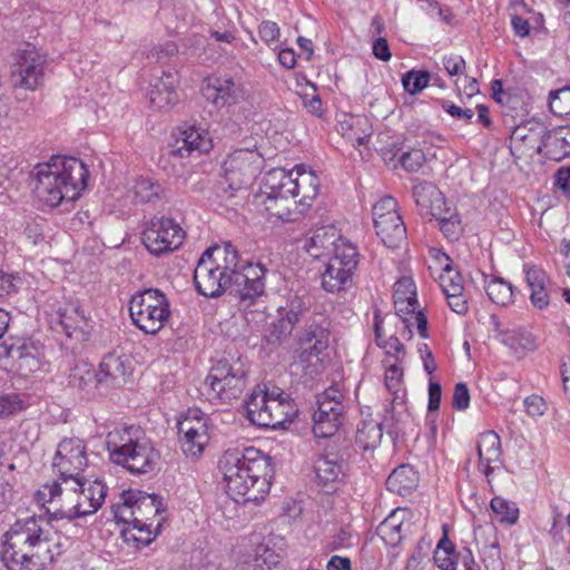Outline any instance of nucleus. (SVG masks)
<instances>
[{
    "label": "nucleus",
    "mask_w": 570,
    "mask_h": 570,
    "mask_svg": "<svg viewBox=\"0 0 570 570\" xmlns=\"http://www.w3.org/2000/svg\"><path fill=\"white\" fill-rule=\"evenodd\" d=\"M50 519L30 515L17 519L3 533L0 557L8 570H45L61 553Z\"/></svg>",
    "instance_id": "3"
},
{
    "label": "nucleus",
    "mask_w": 570,
    "mask_h": 570,
    "mask_svg": "<svg viewBox=\"0 0 570 570\" xmlns=\"http://www.w3.org/2000/svg\"><path fill=\"white\" fill-rule=\"evenodd\" d=\"M268 414L262 415V421L268 429H278L285 422H289L296 413L293 401L276 386L268 390Z\"/></svg>",
    "instance_id": "27"
},
{
    "label": "nucleus",
    "mask_w": 570,
    "mask_h": 570,
    "mask_svg": "<svg viewBox=\"0 0 570 570\" xmlns=\"http://www.w3.org/2000/svg\"><path fill=\"white\" fill-rule=\"evenodd\" d=\"M80 502V518L96 513L104 504L108 491V487L99 479L87 480L79 478V487H77Z\"/></svg>",
    "instance_id": "29"
},
{
    "label": "nucleus",
    "mask_w": 570,
    "mask_h": 570,
    "mask_svg": "<svg viewBox=\"0 0 570 570\" xmlns=\"http://www.w3.org/2000/svg\"><path fill=\"white\" fill-rule=\"evenodd\" d=\"M258 35L267 46L276 47L279 42L281 30L276 22L267 20L259 24Z\"/></svg>",
    "instance_id": "58"
},
{
    "label": "nucleus",
    "mask_w": 570,
    "mask_h": 570,
    "mask_svg": "<svg viewBox=\"0 0 570 570\" xmlns=\"http://www.w3.org/2000/svg\"><path fill=\"white\" fill-rule=\"evenodd\" d=\"M266 268L242 259L230 243L207 248L194 271L197 292L205 297H218L229 291L239 308L247 311L265 294Z\"/></svg>",
    "instance_id": "1"
},
{
    "label": "nucleus",
    "mask_w": 570,
    "mask_h": 570,
    "mask_svg": "<svg viewBox=\"0 0 570 570\" xmlns=\"http://www.w3.org/2000/svg\"><path fill=\"white\" fill-rule=\"evenodd\" d=\"M342 244H352L342 237L333 226H323L317 228L306 240L304 247L313 258H328L336 254Z\"/></svg>",
    "instance_id": "25"
},
{
    "label": "nucleus",
    "mask_w": 570,
    "mask_h": 570,
    "mask_svg": "<svg viewBox=\"0 0 570 570\" xmlns=\"http://www.w3.org/2000/svg\"><path fill=\"white\" fill-rule=\"evenodd\" d=\"M177 83L176 73L170 71L151 80L147 92L149 106L159 111L171 109L178 101Z\"/></svg>",
    "instance_id": "24"
},
{
    "label": "nucleus",
    "mask_w": 570,
    "mask_h": 570,
    "mask_svg": "<svg viewBox=\"0 0 570 570\" xmlns=\"http://www.w3.org/2000/svg\"><path fill=\"white\" fill-rule=\"evenodd\" d=\"M343 423V414L341 412L333 413H314L313 414V433L315 438L327 439L334 436Z\"/></svg>",
    "instance_id": "43"
},
{
    "label": "nucleus",
    "mask_w": 570,
    "mask_h": 570,
    "mask_svg": "<svg viewBox=\"0 0 570 570\" xmlns=\"http://www.w3.org/2000/svg\"><path fill=\"white\" fill-rule=\"evenodd\" d=\"M79 478H58L52 483L43 484L36 493L37 501L49 504L48 512L56 520L80 518V502L77 491Z\"/></svg>",
    "instance_id": "10"
},
{
    "label": "nucleus",
    "mask_w": 570,
    "mask_h": 570,
    "mask_svg": "<svg viewBox=\"0 0 570 570\" xmlns=\"http://www.w3.org/2000/svg\"><path fill=\"white\" fill-rule=\"evenodd\" d=\"M479 470L491 483L492 473L502 465V449L500 436L494 431L480 434L476 443Z\"/></svg>",
    "instance_id": "23"
},
{
    "label": "nucleus",
    "mask_w": 570,
    "mask_h": 570,
    "mask_svg": "<svg viewBox=\"0 0 570 570\" xmlns=\"http://www.w3.org/2000/svg\"><path fill=\"white\" fill-rule=\"evenodd\" d=\"M340 132L352 146L356 147L367 142L372 135V127L366 117L344 116V119L340 121Z\"/></svg>",
    "instance_id": "34"
},
{
    "label": "nucleus",
    "mask_w": 570,
    "mask_h": 570,
    "mask_svg": "<svg viewBox=\"0 0 570 570\" xmlns=\"http://www.w3.org/2000/svg\"><path fill=\"white\" fill-rule=\"evenodd\" d=\"M490 507L501 523L514 524L519 518V509L514 502L502 497H494Z\"/></svg>",
    "instance_id": "49"
},
{
    "label": "nucleus",
    "mask_w": 570,
    "mask_h": 570,
    "mask_svg": "<svg viewBox=\"0 0 570 570\" xmlns=\"http://www.w3.org/2000/svg\"><path fill=\"white\" fill-rule=\"evenodd\" d=\"M380 347L386 350L387 358L391 362H402L405 356V347L396 336H390L387 340L382 341Z\"/></svg>",
    "instance_id": "59"
},
{
    "label": "nucleus",
    "mask_w": 570,
    "mask_h": 570,
    "mask_svg": "<svg viewBox=\"0 0 570 570\" xmlns=\"http://www.w3.org/2000/svg\"><path fill=\"white\" fill-rule=\"evenodd\" d=\"M405 517V509H395L379 524L376 533L386 546L396 547L402 541Z\"/></svg>",
    "instance_id": "36"
},
{
    "label": "nucleus",
    "mask_w": 570,
    "mask_h": 570,
    "mask_svg": "<svg viewBox=\"0 0 570 570\" xmlns=\"http://www.w3.org/2000/svg\"><path fill=\"white\" fill-rule=\"evenodd\" d=\"M128 524L122 529L121 535L127 543H135L137 548L150 544L160 533L161 529H156L153 522L136 524L135 522H124Z\"/></svg>",
    "instance_id": "41"
},
{
    "label": "nucleus",
    "mask_w": 570,
    "mask_h": 570,
    "mask_svg": "<svg viewBox=\"0 0 570 570\" xmlns=\"http://www.w3.org/2000/svg\"><path fill=\"white\" fill-rule=\"evenodd\" d=\"M219 469L227 493L236 502H257L269 491L273 474L271 460L257 449L225 451L219 460Z\"/></svg>",
    "instance_id": "4"
},
{
    "label": "nucleus",
    "mask_w": 570,
    "mask_h": 570,
    "mask_svg": "<svg viewBox=\"0 0 570 570\" xmlns=\"http://www.w3.org/2000/svg\"><path fill=\"white\" fill-rule=\"evenodd\" d=\"M431 75L425 70H410L402 77V85L406 92L415 95L428 87Z\"/></svg>",
    "instance_id": "52"
},
{
    "label": "nucleus",
    "mask_w": 570,
    "mask_h": 570,
    "mask_svg": "<svg viewBox=\"0 0 570 570\" xmlns=\"http://www.w3.org/2000/svg\"><path fill=\"white\" fill-rule=\"evenodd\" d=\"M393 299L401 301V305L406 299H416V286L412 278L403 277L394 284Z\"/></svg>",
    "instance_id": "56"
},
{
    "label": "nucleus",
    "mask_w": 570,
    "mask_h": 570,
    "mask_svg": "<svg viewBox=\"0 0 570 570\" xmlns=\"http://www.w3.org/2000/svg\"><path fill=\"white\" fill-rule=\"evenodd\" d=\"M510 149L512 154H518L519 156L530 150L540 153L542 142L540 144L539 132L527 126H517L510 135Z\"/></svg>",
    "instance_id": "39"
},
{
    "label": "nucleus",
    "mask_w": 570,
    "mask_h": 570,
    "mask_svg": "<svg viewBox=\"0 0 570 570\" xmlns=\"http://www.w3.org/2000/svg\"><path fill=\"white\" fill-rule=\"evenodd\" d=\"M245 409L247 419L255 425L261 428H267V424H264L262 421V415L265 413L268 414V389L263 385H257L249 396L245 401Z\"/></svg>",
    "instance_id": "38"
},
{
    "label": "nucleus",
    "mask_w": 570,
    "mask_h": 570,
    "mask_svg": "<svg viewBox=\"0 0 570 570\" xmlns=\"http://www.w3.org/2000/svg\"><path fill=\"white\" fill-rule=\"evenodd\" d=\"M485 292L489 298L497 305L508 306L513 303V287L502 277L484 275Z\"/></svg>",
    "instance_id": "42"
},
{
    "label": "nucleus",
    "mask_w": 570,
    "mask_h": 570,
    "mask_svg": "<svg viewBox=\"0 0 570 570\" xmlns=\"http://www.w3.org/2000/svg\"><path fill=\"white\" fill-rule=\"evenodd\" d=\"M114 518L117 522H153L156 529H161L166 520V509L159 495L139 490H128L121 493L120 501L112 504Z\"/></svg>",
    "instance_id": "7"
},
{
    "label": "nucleus",
    "mask_w": 570,
    "mask_h": 570,
    "mask_svg": "<svg viewBox=\"0 0 570 570\" xmlns=\"http://www.w3.org/2000/svg\"><path fill=\"white\" fill-rule=\"evenodd\" d=\"M314 472L324 487L337 482L343 475L342 459L337 452L325 450L314 461Z\"/></svg>",
    "instance_id": "32"
},
{
    "label": "nucleus",
    "mask_w": 570,
    "mask_h": 570,
    "mask_svg": "<svg viewBox=\"0 0 570 570\" xmlns=\"http://www.w3.org/2000/svg\"><path fill=\"white\" fill-rule=\"evenodd\" d=\"M474 539L487 569L501 570V552L495 537V529L493 527H480L474 531Z\"/></svg>",
    "instance_id": "31"
},
{
    "label": "nucleus",
    "mask_w": 570,
    "mask_h": 570,
    "mask_svg": "<svg viewBox=\"0 0 570 570\" xmlns=\"http://www.w3.org/2000/svg\"><path fill=\"white\" fill-rule=\"evenodd\" d=\"M60 325L62 326L67 336L71 337L75 334L85 335L88 320L79 306L69 304L59 312Z\"/></svg>",
    "instance_id": "40"
},
{
    "label": "nucleus",
    "mask_w": 570,
    "mask_h": 570,
    "mask_svg": "<svg viewBox=\"0 0 570 570\" xmlns=\"http://www.w3.org/2000/svg\"><path fill=\"white\" fill-rule=\"evenodd\" d=\"M328 342L330 330L325 321L307 323L298 336L299 362L305 364L306 368L320 364V355L328 347Z\"/></svg>",
    "instance_id": "20"
},
{
    "label": "nucleus",
    "mask_w": 570,
    "mask_h": 570,
    "mask_svg": "<svg viewBox=\"0 0 570 570\" xmlns=\"http://www.w3.org/2000/svg\"><path fill=\"white\" fill-rule=\"evenodd\" d=\"M420 215L440 217L442 208L446 206L441 190L432 183L417 181L412 188Z\"/></svg>",
    "instance_id": "28"
},
{
    "label": "nucleus",
    "mask_w": 570,
    "mask_h": 570,
    "mask_svg": "<svg viewBox=\"0 0 570 570\" xmlns=\"http://www.w3.org/2000/svg\"><path fill=\"white\" fill-rule=\"evenodd\" d=\"M264 158L257 149L240 148L228 155L223 169L230 189L238 190L249 185L261 171Z\"/></svg>",
    "instance_id": "15"
},
{
    "label": "nucleus",
    "mask_w": 570,
    "mask_h": 570,
    "mask_svg": "<svg viewBox=\"0 0 570 570\" xmlns=\"http://www.w3.org/2000/svg\"><path fill=\"white\" fill-rule=\"evenodd\" d=\"M87 463L86 444L82 440L65 439L58 444L52 465L58 471L59 478H80Z\"/></svg>",
    "instance_id": "21"
},
{
    "label": "nucleus",
    "mask_w": 570,
    "mask_h": 570,
    "mask_svg": "<svg viewBox=\"0 0 570 570\" xmlns=\"http://www.w3.org/2000/svg\"><path fill=\"white\" fill-rule=\"evenodd\" d=\"M131 370V361L126 354L112 352L104 356L98 371H95L89 364H83L76 374L81 371L87 374L88 380H96L97 385L120 387L127 382Z\"/></svg>",
    "instance_id": "17"
},
{
    "label": "nucleus",
    "mask_w": 570,
    "mask_h": 570,
    "mask_svg": "<svg viewBox=\"0 0 570 570\" xmlns=\"http://www.w3.org/2000/svg\"><path fill=\"white\" fill-rule=\"evenodd\" d=\"M309 304L303 296L297 294L288 296L284 305L277 308L278 315H283L294 325L301 322L302 317L308 311Z\"/></svg>",
    "instance_id": "47"
},
{
    "label": "nucleus",
    "mask_w": 570,
    "mask_h": 570,
    "mask_svg": "<svg viewBox=\"0 0 570 570\" xmlns=\"http://www.w3.org/2000/svg\"><path fill=\"white\" fill-rule=\"evenodd\" d=\"M445 265L443 266V271L439 276L440 287L443 291L444 295L455 294L464 292L463 278L459 272L453 269L450 265V257L448 255H443Z\"/></svg>",
    "instance_id": "48"
},
{
    "label": "nucleus",
    "mask_w": 570,
    "mask_h": 570,
    "mask_svg": "<svg viewBox=\"0 0 570 570\" xmlns=\"http://www.w3.org/2000/svg\"><path fill=\"white\" fill-rule=\"evenodd\" d=\"M417 473L411 465H400L392 471L386 479V488L389 491L407 495L417 485Z\"/></svg>",
    "instance_id": "37"
},
{
    "label": "nucleus",
    "mask_w": 570,
    "mask_h": 570,
    "mask_svg": "<svg viewBox=\"0 0 570 570\" xmlns=\"http://www.w3.org/2000/svg\"><path fill=\"white\" fill-rule=\"evenodd\" d=\"M382 425L387 426L384 420L381 423L363 422L361 425H358L356 431V443L363 450L376 448L383 436Z\"/></svg>",
    "instance_id": "44"
},
{
    "label": "nucleus",
    "mask_w": 570,
    "mask_h": 570,
    "mask_svg": "<svg viewBox=\"0 0 570 570\" xmlns=\"http://www.w3.org/2000/svg\"><path fill=\"white\" fill-rule=\"evenodd\" d=\"M425 163V155L421 149H411L400 157L401 166L410 173L417 171Z\"/></svg>",
    "instance_id": "57"
},
{
    "label": "nucleus",
    "mask_w": 570,
    "mask_h": 570,
    "mask_svg": "<svg viewBox=\"0 0 570 570\" xmlns=\"http://www.w3.org/2000/svg\"><path fill=\"white\" fill-rule=\"evenodd\" d=\"M0 347L10 371L28 377L47 365L45 346L40 341L26 336H10Z\"/></svg>",
    "instance_id": "11"
},
{
    "label": "nucleus",
    "mask_w": 570,
    "mask_h": 570,
    "mask_svg": "<svg viewBox=\"0 0 570 570\" xmlns=\"http://www.w3.org/2000/svg\"><path fill=\"white\" fill-rule=\"evenodd\" d=\"M530 302L533 307L542 311L546 309L550 304V296L547 291V286L530 288Z\"/></svg>",
    "instance_id": "64"
},
{
    "label": "nucleus",
    "mask_w": 570,
    "mask_h": 570,
    "mask_svg": "<svg viewBox=\"0 0 570 570\" xmlns=\"http://www.w3.org/2000/svg\"><path fill=\"white\" fill-rule=\"evenodd\" d=\"M320 186L318 176L304 165L291 170L273 168L264 175L255 198L268 219L296 222L312 207Z\"/></svg>",
    "instance_id": "2"
},
{
    "label": "nucleus",
    "mask_w": 570,
    "mask_h": 570,
    "mask_svg": "<svg viewBox=\"0 0 570 570\" xmlns=\"http://www.w3.org/2000/svg\"><path fill=\"white\" fill-rule=\"evenodd\" d=\"M385 363L384 383L387 391L393 394V399L390 407L384 412V422L387 428L399 432L402 429L401 425L410 416L405 407L404 370L401 365L402 362L386 360Z\"/></svg>",
    "instance_id": "16"
},
{
    "label": "nucleus",
    "mask_w": 570,
    "mask_h": 570,
    "mask_svg": "<svg viewBox=\"0 0 570 570\" xmlns=\"http://www.w3.org/2000/svg\"><path fill=\"white\" fill-rule=\"evenodd\" d=\"M470 405V392L465 383H456L453 391V407L464 411Z\"/></svg>",
    "instance_id": "61"
},
{
    "label": "nucleus",
    "mask_w": 570,
    "mask_h": 570,
    "mask_svg": "<svg viewBox=\"0 0 570 570\" xmlns=\"http://www.w3.org/2000/svg\"><path fill=\"white\" fill-rule=\"evenodd\" d=\"M129 314L140 331L155 335L170 316L169 301L161 291L148 288L131 296Z\"/></svg>",
    "instance_id": "8"
},
{
    "label": "nucleus",
    "mask_w": 570,
    "mask_h": 570,
    "mask_svg": "<svg viewBox=\"0 0 570 570\" xmlns=\"http://www.w3.org/2000/svg\"><path fill=\"white\" fill-rule=\"evenodd\" d=\"M549 106L554 115H570V87L551 91L549 95Z\"/></svg>",
    "instance_id": "53"
},
{
    "label": "nucleus",
    "mask_w": 570,
    "mask_h": 570,
    "mask_svg": "<svg viewBox=\"0 0 570 570\" xmlns=\"http://www.w3.org/2000/svg\"><path fill=\"white\" fill-rule=\"evenodd\" d=\"M459 554L454 544L444 534L436 546L434 552V562L440 570H456Z\"/></svg>",
    "instance_id": "45"
},
{
    "label": "nucleus",
    "mask_w": 570,
    "mask_h": 570,
    "mask_svg": "<svg viewBox=\"0 0 570 570\" xmlns=\"http://www.w3.org/2000/svg\"><path fill=\"white\" fill-rule=\"evenodd\" d=\"M542 148L548 158L561 161L570 156V127H559L546 135Z\"/></svg>",
    "instance_id": "35"
},
{
    "label": "nucleus",
    "mask_w": 570,
    "mask_h": 570,
    "mask_svg": "<svg viewBox=\"0 0 570 570\" xmlns=\"http://www.w3.org/2000/svg\"><path fill=\"white\" fill-rule=\"evenodd\" d=\"M135 198L140 203H149L163 193V187L150 178L140 177L134 186Z\"/></svg>",
    "instance_id": "51"
},
{
    "label": "nucleus",
    "mask_w": 570,
    "mask_h": 570,
    "mask_svg": "<svg viewBox=\"0 0 570 570\" xmlns=\"http://www.w3.org/2000/svg\"><path fill=\"white\" fill-rule=\"evenodd\" d=\"M373 222L377 236L390 248H397L406 238V227L397 212V203L384 196L373 206Z\"/></svg>",
    "instance_id": "13"
},
{
    "label": "nucleus",
    "mask_w": 570,
    "mask_h": 570,
    "mask_svg": "<svg viewBox=\"0 0 570 570\" xmlns=\"http://www.w3.org/2000/svg\"><path fill=\"white\" fill-rule=\"evenodd\" d=\"M35 177L37 198L56 207L79 198L87 186L88 169L78 158L57 155L37 165Z\"/></svg>",
    "instance_id": "5"
},
{
    "label": "nucleus",
    "mask_w": 570,
    "mask_h": 570,
    "mask_svg": "<svg viewBox=\"0 0 570 570\" xmlns=\"http://www.w3.org/2000/svg\"><path fill=\"white\" fill-rule=\"evenodd\" d=\"M282 552L276 550L271 542H261L254 550L253 561L261 569H273L281 563Z\"/></svg>",
    "instance_id": "46"
},
{
    "label": "nucleus",
    "mask_w": 570,
    "mask_h": 570,
    "mask_svg": "<svg viewBox=\"0 0 570 570\" xmlns=\"http://www.w3.org/2000/svg\"><path fill=\"white\" fill-rule=\"evenodd\" d=\"M442 63L449 76H460L465 69L464 59L458 55L445 56Z\"/></svg>",
    "instance_id": "63"
},
{
    "label": "nucleus",
    "mask_w": 570,
    "mask_h": 570,
    "mask_svg": "<svg viewBox=\"0 0 570 570\" xmlns=\"http://www.w3.org/2000/svg\"><path fill=\"white\" fill-rule=\"evenodd\" d=\"M178 432L183 452L198 458L209 442L208 419L199 411H189L178 422Z\"/></svg>",
    "instance_id": "18"
},
{
    "label": "nucleus",
    "mask_w": 570,
    "mask_h": 570,
    "mask_svg": "<svg viewBox=\"0 0 570 570\" xmlns=\"http://www.w3.org/2000/svg\"><path fill=\"white\" fill-rule=\"evenodd\" d=\"M203 90L205 98L218 108L236 105L244 97L243 83L229 76L208 78Z\"/></svg>",
    "instance_id": "22"
},
{
    "label": "nucleus",
    "mask_w": 570,
    "mask_h": 570,
    "mask_svg": "<svg viewBox=\"0 0 570 570\" xmlns=\"http://www.w3.org/2000/svg\"><path fill=\"white\" fill-rule=\"evenodd\" d=\"M213 148V139L208 130L199 126H189L180 131L176 140L173 154L179 157L191 156L194 153L202 155Z\"/></svg>",
    "instance_id": "26"
},
{
    "label": "nucleus",
    "mask_w": 570,
    "mask_h": 570,
    "mask_svg": "<svg viewBox=\"0 0 570 570\" xmlns=\"http://www.w3.org/2000/svg\"><path fill=\"white\" fill-rule=\"evenodd\" d=\"M439 222V226L444 236L449 239H456L461 232V220L458 214L452 213L448 206L442 208L440 217H433Z\"/></svg>",
    "instance_id": "50"
},
{
    "label": "nucleus",
    "mask_w": 570,
    "mask_h": 570,
    "mask_svg": "<svg viewBox=\"0 0 570 570\" xmlns=\"http://www.w3.org/2000/svg\"><path fill=\"white\" fill-rule=\"evenodd\" d=\"M338 252L327 258L321 273V286L327 293L346 292L353 286L358 266V250L354 244H342Z\"/></svg>",
    "instance_id": "12"
},
{
    "label": "nucleus",
    "mask_w": 570,
    "mask_h": 570,
    "mask_svg": "<svg viewBox=\"0 0 570 570\" xmlns=\"http://www.w3.org/2000/svg\"><path fill=\"white\" fill-rule=\"evenodd\" d=\"M500 342L518 357H524L528 353L538 348L535 336L524 328L501 331Z\"/></svg>",
    "instance_id": "33"
},
{
    "label": "nucleus",
    "mask_w": 570,
    "mask_h": 570,
    "mask_svg": "<svg viewBox=\"0 0 570 570\" xmlns=\"http://www.w3.org/2000/svg\"><path fill=\"white\" fill-rule=\"evenodd\" d=\"M246 371L238 363L226 360L212 366L204 382L210 402L230 404L240 397L246 387Z\"/></svg>",
    "instance_id": "9"
},
{
    "label": "nucleus",
    "mask_w": 570,
    "mask_h": 570,
    "mask_svg": "<svg viewBox=\"0 0 570 570\" xmlns=\"http://www.w3.org/2000/svg\"><path fill=\"white\" fill-rule=\"evenodd\" d=\"M525 282L530 288L547 286L549 276L546 271L534 264H524Z\"/></svg>",
    "instance_id": "55"
},
{
    "label": "nucleus",
    "mask_w": 570,
    "mask_h": 570,
    "mask_svg": "<svg viewBox=\"0 0 570 570\" xmlns=\"http://www.w3.org/2000/svg\"><path fill=\"white\" fill-rule=\"evenodd\" d=\"M45 58L32 46L19 49L12 69V82L16 87L35 90L43 77Z\"/></svg>",
    "instance_id": "19"
},
{
    "label": "nucleus",
    "mask_w": 570,
    "mask_h": 570,
    "mask_svg": "<svg viewBox=\"0 0 570 570\" xmlns=\"http://www.w3.org/2000/svg\"><path fill=\"white\" fill-rule=\"evenodd\" d=\"M401 301H394L395 313L400 317L403 324V331L401 332L402 336L407 335L409 338L412 337V327H416L421 337H428V320L423 312L419 309L417 299H406L401 305Z\"/></svg>",
    "instance_id": "30"
},
{
    "label": "nucleus",
    "mask_w": 570,
    "mask_h": 570,
    "mask_svg": "<svg viewBox=\"0 0 570 570\" xmlns=\"http://www.w3.org/2000/svg\"><path fill=\"white\" fill-rule=\"evenodd\" d=\"M185 232L181 226L168 217L153 218L142 233L145 247L155 256L176 250L183 244Z\"/></svg>",
    "instance_id": "14"
},
{
    "label": "nucleus",
    "mask_w": 570,
    "mask_h": 570,
    "mask_svg": "<svg viewBox=\"0 0 570 570\" xmlns=\"http://www.w3.org/2000/svg\"><path fill=\"white\" fill-rule=\"evenodd\" d=\"M295 326L283 315H278V318L271 325L268 340L271 342H283L292 335Z\"/></svg>",
    "instance_id": "54"
},
{
    "label": "nucleus",
    "mask_w": 570,
    "mask_h": 570,
    "mask_svg": "<svg viewBox=\"0 0 570 570\" xmlns=\"http://www.w3.org/2000/svg\"><path fill=\"white\" fill-rule=\"evenodd\" d=\"M523 405L530 416H542L547 411V403L543 397L532 394L524 399Z\"/></svg>",
    "instance_id": "60"
},
{
    "label": "nucleus",
    "mask_w": 570,
    "mask_h": 570,
    "mask_svg": "<svg viewBox=\"0 0 570 570\" xmlns=\"http://www.w3.org/2000/svg\"><path fill=\"white\" fill-rule=\"evenodd\" d=\"M441 107L444 111H446L451 117L455 119H463L465 122H471L474 112L472 109L469 108H461L453 104L450 100H442Z\"/></svg>",
    "instance_id": "62"
},
{
    "label": "nucleus",
    "mask_w": 570,
    "mask_h": 570,
    "mask_svg": "<svg viewBox=\"0 0 570 570\" xmlns=\"http://www.w3.org/2000/svg\"><path fill=\"white\" fill-rule=\"evenodd\" d=\"M110 460L131 474L153 472L159 461V452L153 441L137 426L115 429L107 434Z\"/></svg>",
    "instance_id": "6"
}]
</instances>
